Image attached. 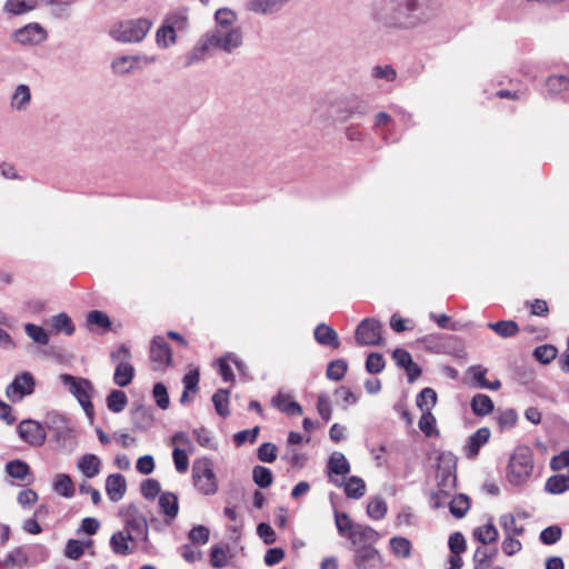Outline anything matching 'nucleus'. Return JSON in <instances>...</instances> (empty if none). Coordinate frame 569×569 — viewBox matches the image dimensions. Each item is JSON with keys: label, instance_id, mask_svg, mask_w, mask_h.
I'll return each mask as SVG.
<instances>
[{"label": "nucleus", "instance_id": "nucleus-1", "mask_svg": "<svg viewBox=\"0 0 569 569\" xmlns=\"http://www.w3.org/2000/svg\"><path fill=\"white\" fill-rule=\"evenodd\" d=\"M438 14L435 0H379L372 18L383 28L410 31L430 23Z\"/></svg>", "mask_w": 569, "mask_h": 569}, {"label": "nucleus", "instance_id": "nucleus-2", "mask_svg": "<svg viewBox=\"0 0 569 569\" xmlns=\"http://www.w3.org/2000/svg\"><path fill=\"white\" fill-rule=\"evenodd\" d=\"M533 470L532 452L528 447H518L511 455L507 468V479L513 486L527 482Z\"/></svg>", "mask_w": 569, "mask_h": 569}, {"label": "nucleus", "instance_id": "nucleus-3", "mask_svg": "<svg viewBox=\"0 0 569 569\" xmlns=\"http://www.w3.org/2000/svg\"><path fill=\"white\" fill-rule=\"evenodd\" d=\"M192 479L194 487L203 496H213L218 492V479L210 458L202 457L193 461Z\"/></svg>", "mask_w": 569, "mask_h": 569}, {"label": "nucleus", "instance_id": "nucleus-4", "mask_svg": "<svg viewBox=\"0 0 569 569\" xmlns=\"http://www.w3.org/2000/svg\"><path fill=\"white\" fill-rule=\"evenodd\" d=\"M152 27V22L147 18L131 19L121 21L116 26L110 34L120 42H140L144 39Z\"/></svg>", "mask_w": 569, "mask_h": 569}, {"label": "nucleus", "instance_id": "nucleus-5", "mask_svg": "<svg viewBox=\"0 0 569 569\" xmlns=\"http://www.w3.org/2000/svg\"><path fill=\"white\" fill-rule=\"evenodd\" d=\"M60 381L69 388V391L76 397L87 417L92 420L94 416V408L91 401V391L93 386L90 380L86 378H78L69 373H61Z\"/></svg>", "mask_w": 569, "mask_h": 569}, {"label": "nucleus", "instance_id": "nucleus-6", "mask_svg": "<svg viewBox=\"0 0 569 569\" xmlns=\"http://www.w3.org/2000/svg\"><path fill=\"white\" fill-rule=\"evenodd\" d=\"M211 48H217L227 53L242 46L243 37L240 28L213 29L206 33Z\"/></svg>", "mask_w": 569, "mask_h": 569}, {"label": "nucleus", "instance_id": "nucleus-7", "mask_svg": "<svg viewBox=\"0 0 569 569\" xmlns=\"http://www.w3.org/2000/svg\"><path fill=\"white\" fill-rule=\"evenodd\" d=\"M442 467H439V492L445 497H449L451 491L457 487V458L451 452H442L439 456Z\"/></svg>", "mask_w": 569, "mask_h": 569}, {"label": "nucleus", "instance_id": "nucleus-8", "mask_svg": "<svg viewBox=\"0 0 569 569\" xmlns=\"http://www.w3.org/2000/svg\"><path fill=\"white\" fill-rule=\"evenodd\" d=\"M36 380L31 372L22 371L18 373L6 388V396L11 402H19L24 397L34 392Z\"/></svg>", "mask_w": 569, "mask_h": 569}, {"label": "nucleus", "instance_id": "nucleus-9", "mask_svg": "<svg viewBox=\"0 0 569 569\" xmlns=\"http://www.w3.org/2000/svg\"><path fill=\"white\" fill-rule=\"evenodd\" d=\"M381 323L373 318L363 319L356 329V341L359 346L382 345Z\"/></svg>", "mask_w": 569, "mask_h": 569}, {"label": "nucleus", "instance_id": "nucleus-10", "mask_svg": "<svg viewBox=\"0 0 569 569\" xmlns=\"http://www.w3.org/2000/svg\"><path fill=\"white\" fill-rule=\"evenodd\" d=\"M48 38L47 30L38 22H30L14 30L11 40L21 46H38Z\"/></svg>", "mask_w": 569, "mask_h": 569}, {"label": "nucleus", "instance_id": "nucleus-11", "mask_svg": "<svg viewBox=\"0 0 569 569\" xmlns=\"http://www.w3.org/2000/svg\"><path fill=\"white\" fill-rule=\"evenodd\" d=\"M350 549L355 551L353 565L357 569H376L382 563V557L373 546L362 545Z\"/></svg>", "mask_w": 569, "mask_h": 569}, {"label": "nucleus", "instance_id": "nucleus-12", "mask_svg": "<svg viewBox=\"0 0 569 569\" xmlns=\"http://www.w3.org/2000/svg\"><path fill=\"white\" fill-rule=\"evenodd\" d=\"M19 437L31 446H42L47 433L42 425L32 419L22 420L17 428Z\"/></svg>", "mask_w": 569, "mask_h": 569}, {"label": "nucleus", "instance_id": "nucleus-13", "mask_svg": "<svg viewBox=\"0 0 569 569\" xmlns=\"http://www.w3.org/2000/svg\"><path fill=\"white\" fill-rule=\"evenodd\" d=\"M421 341L428 349L436 352H449L459 355L463 351L461 341L457 337H436L432 335L425 336Z\"/></svg>", "mask_w": 569, "mask_h": 569}, {"label": "nucleus", "instance_id": "nucleus-14", "mask_svg": "<svg viewBox=\"0 0 569 569\" xmlns=\"http://www.w3.org/2000/svg\"><path fill=\"white\" fill-rule=\"evenodd\" d=\"M184 18L178 14H172L166 18L163 24L157 30L156 40L158 46L169 48L176 42V24L184 22Z\"/></svg>", "mask_w": 569, "mask_h": 569}, {"label": "nucleus", "instance_id": "nucleus-15", "mask_svg": "<svg viewBox=\"0 0 569 569\" xmlns=\"http://www.w3.org/2000/svg\"><path fill=\"white\" fill-rule=\"evenodd\" d=\"M380 538V535L370 526L356 523L353 530L348 535L350 547H360L362 545L373 546Z\"/></svg>", "mask_w": 569, "mask_h": 569}, {"label": "nucleus", "instance_id": "nucleus-16", "mask_svg": "<svg viewBox=\"0 0 569 569\" xmlns=\"http://www.w3.org/2000/svg\"><path fill=\"white\" fill-rule=\"evenodd\" d=\"M150 357L154 362L164 363L167 366L172 365V350L163 337H153L150 345Z\"/></svg>", "mask_w": 569, "mask_h": 569}, {"label": "nucleus", "instance_id": "nucleus-17", "mask_svg": "<svg viewBox=\"0 0 569 569\" xmlns=\"http://www.w3.org/2000/svg\"><path fill=\"white\" fill-rule=\"evenodd\" d=\"M490 438V429L487 427L479 428L476 432L468 437L467 443L463 447L467 458L473 459L479 455L482 446H485Z\"/></svg>", "mask_w": 569, "mask_h": 569}, {"label": "nucleus", "instance_id": "nucleus-18", "mask_svg": "<svg viewBox=\"0 0 569 569\" xmlns=\"http://www.w3.org/2000/svg\"><path fill=\"white\" fill-rule=\"evenodd\" d=\"M127 491V481L123 475L112 473L107 477L106 492L109 499L117 502L123 498Z\"/></svg>", "mask_w": 569, "mask_h": 569}, {"label": "nucleus", "instance_id": "nucleus-19", "mask_svg": "<svg viewBox=\"0 0 569 569\" xmlns=\"http://www.w3.org/2000/svg\"><path fill=\"white\" fill-rule=\"evenodd\" d=\"M488 369L481 365H475L468 368L467 373L472 377L475 387L480 389L499 390L501 387L500 380L496 379L489 381L486 379Z\"/></svg>", "mask_w": 569, "mask_h": 569}, {"label": "nucleus", "instance_id": "nucleus-20", "mask_svg": "<svg viewBox=\"0 0 569 569\" xmlns=\"http://www.w3.org/2000/svg\"><path fill=\"white\" fill-rule=\"evenodd\" d=\"M331 482L337 487H345V493L350 499H360L366 493V483L358 476H351L348 480L339 481L331 478Z\"/></svg>", "mask_w": 569, "mask_h": 569}, {"label": "nucleus", "instance_id": "nucleus-21", "mask_svg": "<svg viewBox=\"0 0 569 569\" xmlns=\"http://www.w3.org/2000/svg\"><path fill=\"white\" fill-rule=\"evenodd\" d=\"M313 336L315 340L321 346L331 347L333 349H338L340 347V340L337 331L326 323H319L315 328Z\"/></svg>", "mask_w": 569, "mask_h": 569}, {"label": "nucleus", "instance_id": "nucleus-22", "mask_svg": "<svg viewBox=\"0 0 569 569\" xmlns=\"http://www.w3.org/2000/svg\"><path fill=\"white\" fill-rule=\"evenodd\" d=\"M271 405L279 411L288 416H301L302 407L296 401L291 400L289 395L279 391L272 399Z\"/></svg>", "mask_w": 569, "mask_h": 569}, {"label": "nucleus", "instance_id": "nucleus-23", "mask_svg": "<svg viewBox=\"0 0 569 569\" xmlns=\"http://www.w3.org/2000/svg\"><path fill=\"white\" fill-rule=\"evenodd\" d=\"M131 420L134 428L148 429L153 422L152 408L142 403H134L131 411Z\"/></svg>", "mask_w": 569, "mask_h": 569}, {"label": "nucleus", "instance_id": "nucleus-24", "mask_svg": "<svg viewBox=\"0 0 569 569\" xmlns=\"http://www.w3.org/2000/svg\"><path fill=\"white\" fill-rule=\"evenodd\" d=\"M290 0H250L248 9L259 14H273Z\"/></svg>", "mask_w": 569, "mask_h": 569}, {"label": "nucleus", "instance_id": "nucleus-25", "mask_svg": "<svg viewBox=\"0 0 569 569\" xmlns=\"http://www.w3.org/2000/svg\"><path fill=\"white\" fill-rule=\"evenodd\" d=\"M159 507L163 515L168 518L166 521L169 525L179 512L178 497L173 492H162L159 497Z\"/></svg>", "mask_w": 569, "mask_h": 569}, {"label": "nucleus", "instance_id": "nucleus-26", "mask_svg": "<svg viewBox=\"0 0 569 569\" xmlns=\"http://www.w3.org/2000/svg\"><path fill=\"white\" fill-rule=\"evenodd\" d=\"M327 472L332 478V475L346 476L350 472V463L342 452L335 451L327 462Z\"/></svg>", "mask_w": 569, "mask_h": 569}, {"label": "nucleus", "instance_id": "nucleus-27", "mask_svg": "<svg viewBox=\"0 0 569 569\" xmlns=\"http://www.w3.org/2000/svg\"><path fill=\"white\" fill-rule=\"evenodd\" d=\"M497 556H498L497 548L489 550L488 548L485 547V545L478 547L472 557L473 569H490V568H492L491 565Z\"/></svg>", "mask_w": 569, "mask_h": 569}, {"label": "nucleus", "instance_id": "nucleus-28", "mask_svg": "<svg viewBox=\"0 0 569 569\" xmlns=\"http://www.w3.org/2000/svg\"><path fill=\"white\" fill-rule=\"evenodd\" d=\"M77 467L86 478H93L100 472L101 460L93 453H86L78 460Z\"/></svg>", "mask_w": 569, "mask_h": 569}, {"label": "nucleus", "instance_id": "nucleus-29", "mask_svg": "<svg viewBox=\"0 0 569 569\" xmlns=\"http://www.w3.org/2000/svg\"><path fill=\"white\" fill-rule=\"evenodd\" d=\"M134 378V367L130 363V361H122L117 363L114 373H113V382L119 387L129 386Z\"/></svg>", "mask_w": 569, "mask_h": 569}, {"label": "nucleus", "instance_id": "nucleus-30", "mask_svg": "<svg viewBox=\"0 0 569 569\" xmlns=\"http://www.w3.org/2000/svg\"><path fill=\"white\" fill-rule=\"evenodd\" d=\"M487 328L496 332L501 338H512L518 335L520 328L513 320H500L497 322H488Z\"/></svg>", "mask_w": 569, "mask_h": 569}, {"label": "nucleus", "instance_id": "nucleus-31", "mask_svg": "<svg viewBox=\"0 0 569 569\" xmlns=\"http://www.w3.org/2000/svg\"><path fill=\"white\" fill-rule=\"evenodd\" d=\"M470 407L472 412L478 417H485L495 409L492 399L483 393H477L472 397Z\"/></svg>", "mask_w": 569, "mask_h": 569}, {"label": "nucleus", "instance_id": "nucleus-32", "mask_svg": "<svg viewBox=\"0 0 569 569\" xmlns=\"http://www.w3.org/2000/svg\"><path fill=\"white\" fill-rule=\"evenodd\" d=\"M50 323L56 333L63 332L66 336H72L76 331L72 319L66 312L53 316Z\"/></svg>", "mask_w": 569, "mask_h": 569}, {"label": "nucleus", "instance_id": "nucleus-33", "mask_svg": "<svg viewBox=\"0 0 569 569\" xmlns=\"http://www.w3.org/2000/svg\"><path fill=\"white\" fill-rule=\"evenodd\" d=\"M53 490L63 498H72L74 496V485L71 477L67 473H58L52 483Z\"/></svg>", "mask_w": 569, "mask_h": 569}, {"label": "nucleus", "instance_id": "nucleus-34", "mask_svg": "<svg viewBox=\"0 0 569 569\" xmlns=\"http://www.w3.org/2000/svg\"><path fill=\"white\" fill-rule=\"evenodd\" d=\"M124 531L134 532L143 542L149 540V522L146 517L126 519Z\"/></svg>", "mask_w": 569, "mask_h": 569}, {"label": "nucleus", "instance_id": "nucleus-35", "mask_svg": "<svg viewBox=\"0 0 569 569\" xmlns=\"http://www.w3.org/2000/svg\"><path fill=\"white\" fill-rule=\"evenodd\" d=\"M546 87L550 97H557L569 90V78L561 74H552L546 79Z\"/></svg>", "mask_w": 569, "mask_h": 569}, {"label": "nucleus", "instance_id": "nucleus-36", "mask_svg": "<svg viewBox=\"0 0 569 569\" xmlns=\"http://www.w3.org/2000/svg\"><path fill=\"white\" fill-rule=\"evenodd\" d=\"M87 326L89 330H92V327L100 328L103 331H110L112 329L110 317L101 310H91L87 315Z\"/></svg>", "mask_w": 569, "mask_h": 569}, {"label": "nucleus", "instance_id": "nucleus-37", "mask_svg": "<svg viewBox=\"0 0 569 569\" xmlns=\"http://www.w3.org/2000/svg\"><path fill=\"white\" fill-rule=\"evenodd\" d=\"M473 538L482 545L491 543L498 540L499 533L492 522L473 529Z\"/></svg>", "mask_w": 569, "mask_h": 569}, {"label": "nucleus", "instance_id": "nucleus-38", "mask_svg": "<svg viewBox=\"0 0 569 569\" xmlns=\"http://www.w3.org/2000/svg\"><path fill=\"white\" fill-rule=\"evenodd\" d=\"M110 548L113 553L128 556L134 552V546H130L124 538V531H117L110 538Z\"/></svg>", "mask_w": 569, "mask_h": 569}, {"label": "nucleus", "instance_id": "nucleus-39", "mask_svg": "<svg viewBox=\"0 0 569 569\" xmlns=\"http://www.w3.org/2000/svg\"><path fill=\"white\" fill-rule=\"evenodd\" d=\"M229 397H230V391L228 389L220 388L213 393V396L211 398L214 409H216V412L221 418H227L230 415Z\"/></svg>", "mask_w": 569, "mask_h": 569}, {"label": "nucleus", "instance_id": "nucleus-40", "mask_svg": "<svg viewBox=\"0 0 569 569\" xmlns=\"http://www.w3.org/2000/svg\"><path fill=\"white\" fill-rule=\"evenodd\" d=\"M569 489V476H550L545 485V490L551 495H561Z\"/></svg>", "mask_w": 569, "mask_h": 569}, {"label": "nucleus", "instance_id": "nucleus-41", "mask_svg": "<svg viewBox=\"0 0 569 569\" xmlns=\"http://www.w3.org/2000/svg\"><path fill=\"white\" fill-rule=\"evenodd\" d=\"M107 407L114 413L122 412L128 403V397L124 391L113 389L109 392L106 399Z\"/></svg>", "mask_w": 569, "mask_h": 569}, {"label": "nucleus", "instance_id": "nucleus-42", "mask_svg": "<svg viewBox=\"0 0 569 569\" xmlns=\"http://www.w3.org/2000/svg\"><path fill=\"white\" fill-rule=\"evenodd\" d=\"M37 7L36 0H7L3 10L8 13L20 16Z\"/></svg>", "mask_w": 569, "mask_h": 569}, {"label": "nucleus", "instance_id": "nucleus-43", "mask_svg": "<svg viewBox=\"0 0 569 569\" xmlns=\"http://www.w3.org/2000/svg\"><path fill=\"white\" fill-rule=\"evenodd\" d=\"M437 392L432 388L426 387L417 395L416 403L421 411H431L437 405Z\"/></svg>", "mask_w": 569, "mask_h": 569}, {"label": "nucleus", "instance_id": "nucleus-44", "mask_svg": "<svg viewBox=\"0 0 569 569\" xmlns=\"http://www.w3.org/2000/svg\"><path fill=\"white\" fill-rule=\"evenodd\" d=\"M469 508L470 498L465 493L455 496L453 499L449 502L450 513L457 519L463 518Z\"/></svg>", "mask_w": 569, "mask_h": 569}, {"label": "nucleus", "instance_id": "nucleus-45", "mask_svg": "<svg viewBox=\"0 0 569 569\" xmlns=\"http://www.w3.org/2000/svg\"><path fill=\"white\" fill-rule=\"evenodd\" d=\"M335 522L338 533L348 540V535L353 530L356 522H353L347 512L333 511Z\"/></svg>", "mask_w": 569, "mask_h": 569}, {"label": "nucleus", "instance_id": "nucleus-46", "mask_svg": "<svg viewBox=\"0 0 569 569\" xmlns=\"http://www.w3.org/2000/svg\"><path fill=\"white\" fill-rule=\"evenodd\" d=\"M217 27L214 29H231L236 28L237 14L229 8H220L214 13Z\"/></svg>", "mask_w": 569, "mask_h": 569}, {"label": "nucleus", "instance_id": "nucleus-47", "mask_svg": "<svg viewBox=\"0 0 569 569\" xmlns=\"http://www.w3.org/2000/svg\"><path fill=\"white\" fill-rule=\"evenodd\" d=\"M19 566V567H26L28 566V553L23 547H17L12 551L8 553V556L0 560V567H8V566Z\"/></svg>", "mask_w": 569, "mask_h": 569}, {"label": "nucleus", "instance_id": "nucleus-48", "mask_svg": "<svg viewBox=\"0 0 569 569\" xmlns=\"http://www.w3.org/2000/svg\"><path fill=\"white\" fill-rule=\"evenodd\" d=\"M252 480L259 488L266 489L273 482L272 471L268 467L257 465L252 469Z\"/></svg>", "mask_w": 569, "mask_h": 569}, {"label": "nucleus", "instance_id": "nucleus-49", "mask_svg": "<svg viewBox=\"0 0 569 569\" xmlns=\"http://www.w3.org/2000/svg\"><path fill=\"white\" fill-rule=\"evenodd\" d=\"M422 415L419 419L418 426L419 429L425 433L426 437L439 436V430L437 429V420L431 411H421Z\"/></svg>", "mask_w": 569, "mask_h": 569}, {"label": "nucleus", "instance_id": "nucleus-50", "mask_svg": "<svg viewBox=\"0 0 569 569\" xmlns=\"http://www.w3.org/2000/svg\"><path fill=\"white\" fill-rule=\"evenodd\" d=\"M6 470L11 478L23 480L30 473L29 465L20 459H14L6 465Z\"/></svg>", "mask_w": 569, "mask_h": 569}, {"label": "nucleus", "instance_id": "nucleus-51", "mask_svg": "<svg viewBox=\"0 0 569 569\" xmlns=\"http://www.w3.org/2000/svg\"><path fill=\"white\" fill-rule=\"evenodd\" d=\"M387 510V502L380 496H376L367 506V515L373 520L382 519Z\"/></svg>", "mask_w": 569, "mask_h": 569}, {"label": "nucleus", "instance_id": "nucleus-52", "mask_svg": "<svg viewBox=\"0 0 569 569\" xmlns=\"http://www.w3.org/2000/svg\"><path fill=\"white\" fill-rule=\"evenodd\" d=\"M348 363L343 359L332 360L327 367V378L332 381H340L346 376Z\"/></svg>", "mask_w": 569, "mask_h": 569}, {"label": "nucleus", "instance_id": "nucleus-53", "mask_svg": "<svg viewBox=\"0 0 569 569\" xmlns=\"http://www.w3.org/2000/svg\"><path fill=\"white\" fill-rule=\"evenodd\" d=\"M558 350L552 345H541L535 348L532 356L533 358L542 363L548 365L557 357Z\"/></svg>", "mask_w": 569, "mask_h": 569}, {"label": "nucleus", "instance_id": "nucleus-54", "mask_svg": "<svg viewBox=\"0 0 569 569\" xmlns=\"http://www.w3.org/2000/svg\"><path fill=\"white\" fill-rule=\"evenodd\" d=\"M211 48V46L209 44L208 42V39L206 37V34L203 36V39H202V42L197 44L187 56L186 58V62H184V66L186 67H189L193 63H197L199 61H201L207 51Z\"/></svg>", "mask_w": 569, "mask_h": 569}, {"label": "nucleus", "instance_id": "nucleus-55", "mask_svg": "<svg viewBox=\"0 0 569 569\" xmlns=\"http://www.w3.org/2000/svg\"><path fill=\"white\" fill-rule=\"evenodd\" d=\"M31 93L30 88L27 84H19L16 88V91L12 97V106L17 110L26 109L27 104L30 102Z\"/></svg>", "mask_w": 569, "mask_h": 569}, {"label": "nucleus", "instance_id": "nucleus-56", "mask_svg": "<svg viewBox=\"0 0 569 569\" xmlns=\"http://www.w3.org/2000/svg\"><path fill=\"white\" fill-rule=\"evenodd\" d=\"M391 551L402 558H408L411 555V542L405 537H392L390 539Z\"/></svg>", "mask_w": 569, "mask_h": 569}, {"label": "nucleus", "instance_id": "nucleus-57", "mask_svg": "<svg viewBox=\"0 0 569 569\" xmlns=\"http://www.w3.org/2000/svg\"><path fill=\"white\" fill-rule=\"evenodd\" d=\"M561 536H562L561 527L558 525H552V526L545 528L540 532L539 540L541 541V543H543L546 546H551V545L557 543L561 539Z\"/></svg>", "mask_w": 569, "mask_h": 569}, {"label": "nucleus", "instance_id": "nucleus-58", "mask_svg": "<svg viewBox=\"0 0 569 569\" xmlns=\"http://www.w3.org/2000/svg\"><path fill=\"white\" fill-rule=\"evenodd\" d=\"M227 550H229V546L226 548L214 545L210 549V563L213 568L220 569L227 566Z\"/></svg>", "mask_w": 569, "mask_h": 569}, {"label": "nucleus", "instance_id": "nucleus-59", "mask_svg": "<svg viewBox=\"0 0 569 569\" xmlns=\"http://www.w3.org/2000/svg\"><path fill=\"white\" fill-rule=\"evenodd\" d=\"M278 447L272 442H263L257 449V458L261 462L272 463L277 459Z\"/></svg>", "mask_w": 569, "mask_h": 569}, {"label": "nucleus", "instance_id": "nucleus-60", "mask_svg": "<svg viewBox=\"0 0 569 569\" xmlns=\"http://www.w3.org/2000/svg\"><path fill=\"white\" fill-rule=\"evenodd\" d=\"M210 530L203 525L193 526L188 532V539L193 545H206L209 541Z\"/></svg>", "mask_w": 569, "mask_h": 569}, {"label": "nucleus", "instance_id": "nucleus-61", "mask_svg": "<svg viewBox=\"0 0 569 569\" xmlns=\"http://www.w3.org/2000/svg\"><path fill=\"white\" fill-rule=\"evenodd\" d=\"M499 520L505 533H509L511 536H520L525 531L522 526H517L516 518L512 513L502 515Z\"/></svg>", "mask_w": 569, "mask_h": 569}, {"label": "nucleus", "instance_id": "nucleus-62", "mask_svg": "<svg viewBox=\"0 0 569 569\" xmlns=\"http://www.w3.org/2000/svg\"><path fill=\"white\" fill-rule=\"evenodd\" d=\"M140 490H141V495L146 499L153 500L161 491L160 482L153 478L144 479L141 482Z\"/></svg>", "mask_w": 569, "mask_h": 569}, {"label": "nucleus", "instance_id": "nucleus-63", "mask_svg": "<svg viewBox=\"0 0 569 569\" xmlns=\"http://www.w3.org/2000/svg\"><path fill=\"white\" fill-rule=\"evenodd\" d=\"M24 331L37 343L47 345L49 342V335L41 326L27 323Z\"/></svg>", "mask_w": 569, "mask_h": 569}, {"label": "nucleus", "instance_id": "nucleus-64", "mask_svg": "<svg viewBox=\"0 0 569 569\" xmlns=\"http://www.w3.org/2000/svg\"><path fill=\"white\" fill-rule=\"evenodd\" d=\"M386 361L380 352H370L366 360V370L369 373L376 375L383 370Z\"/></svg>", "mask_w": 569, "mask_h": 569}]
</instances>
